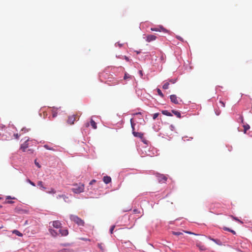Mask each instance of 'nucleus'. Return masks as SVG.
<instances>
[{
    "label": "nucleus",
    "instance_id": "obj_5",
    "mask_svg": "<svg viewBox=\"0 0 252 252\" xmlns=\"http://www.w3.org/2000/svg\"><path fill=\"white\" fill-rule=\"evenodd\" d=\"M59 233L62 236H66L68 234V230L66 229H61L59 230Z\"/></svg>",
    "mask_w": 252,
    "mask_h": 252
},
{
    "label": "nucleus",
    "instance_id": "obj_17",
    "mask_svg": "<svg viewBox=\"0 0 252 252\" xmlns=\"http://www.w3.org/2000/svg\"><path fill=\"white\" fill-rule=\"evenodd\" d=\"M172 113H173L175 115H176L178 118H180L181 117V115L180 112L173 110H172Z\"/></svg>",
    "mask_w": 252,
    "mask_h": 252
},
{
    "label": "nucleus",
    "instance_id": "obj_38",
    "mask_svg": "<svg viewBox=\"0 0 252 252\" xmlns=\"http://www.w3.org/2000/svg\"><path fill=\"white\" fill-rule=\"evenodd\" d=\"M151 30L152 31H156V32L160 31L158 29H157V28H151Z\"/></svg>",
    "mask_w": 252,
    "mask_h": 252
},
{
    "label": "nucleus",
    "instance_id": "obj_16",
    "mask_svg": "<svg viewBox=\"0 0 252 252\" xmlns=\"http://www.w3.org/2000/svg\"><path fill=\"white\" fill-rule=\"evenodd\" d=\"M49 232L50 234L54 237H56L58 235V233L54 229H50Z\"/></svg>",
    "mask_w": 252,
    "mask_h": 252
},
{
    "label": "nucleus",
    "instance_id": "obj_33",
    "mask_svg": "<svg viewBox=\"0 0 252 252\" xmlns=\"http://www.w3.org/2000/svg\"><path fill=\"white\" fill-rule=\"evenodd\" d=\"M27 181L31 184L32 185V186H35V184L32 182V181H31L30 179H28L27 180Z\"/></svg>",
    "mask_w": 252,
    "mask_h": 252
},
{
    "label": "nucleus",
    "instance_id": "obj_36",
    "mask_svg": "<svg viewBox=\"0 0 252 252\" xmlns=\"http://www.w3.org/2000/svg\"><path fill=\"white\" fill-rule=\"evenodd\" d=\"M34 163L38 168H40L41 167L39 163L37 162L36 160H35Z\"/></svg>",
    "mask_w": 252,
    "mask_h": 252
},
{
    "label": "nucleus",
    "instance_id": "obj_43",
    "mask_svg": "<svg viewBox=\"0 0 252 252\" xmlns=\"http://www.w3.org/2000/svg\"><path fill=\"white\" fill-rule=\"evenodd\" d=\"M139 73L140 75H141V76H143V73H142V71L141 70H139Z\"/></svg>",
    "mask_w": 252,
    "mask_h": 252
},
{
    "label": "nucleus",
    "instance_id": "obj_13",
    "mask_svg": "<svg viewBox=\"0 0 252 252\" xmlns=\"http://www.w3.org/2000/svg\"><path fill=\"white\" fill-rule=\"evenodd\" d=\"M57 198H63L65 202H68L69 201L68 197L64 194L58 195L57 196Z\"/></svg>",
    "mask_w": 252,
    "mask_h": 252
},
{
    "label": "nucleus",
    "instance_id": "obj_10",
    "mask_svg": "<svg viewBox=\"0 0 252 252\" xmlns=\"http://www.w3.org/2000/svg\"><path fill=\"white\" fill-rule=\"evenodd\" d=\"M208 238L210 240H211L213 241V242H214L216 244H217V245H218L219 246L222 245V242L220 240H219V239H215L211 238L210 236L208 237Z\"/></svg>",
    "mask_w": 252,
    "mask_h": 252
},
{
    "label": "nucleus",
    "instance_id": "obj_45",
    "mask_svg": "<svg viewBox=\"0 0 252 252\" xmlns=\"http://www.w3.org/2000/svg\"><path fill=\"white\" fill-rule=\"evenodd\" d=\"M186 232L187 233H189V234H192L190 232H189V231H186Z\"/></svg>",
    "mask_w": 252,
    "mask_h": 252
},
{
    "label": "nucleus",
    "instance_id": "obj_27",
    "mask_svg": "<svg viewBox=\"0 0 252 252\" xmlns=\"http://www.w3.org/2000/svg\"><path fill=\"white\" fill-rule=\"evenodd\" d=\"M44 147H45V148H46V149H47V150H52V151H54V150L52 148L50 147L48 145H45L44 146Z\"/></svg>",
    "mask_w": 252,
    "mask_h": 252
},
{
    "label": "nucleus",
    "instance_id": "obj_23",
    "mask_svg": "<svg viewBox=\"0 0 252 252\" xmlns=\"http://www.w3.org/2000/svg\"><path fill=\"white\" fill-rule=\"evenodd\" d=\"M37 186L43 189H45V188L43 186V182L42 181H38L37 183Z\"/></svg>",
    "mask_w": 252,
    "mask_h": 252
},
{
    "label": "nucleus",
    "instance_id": "obj_29",
    "mask_svg": "<svg viewBox=\"0 0 252 252\" xmlns=\"http://www.w3.org/2000/svg\"><path fill=\"white\" fill-rule=\"evenodd\" d=\"M224 230L230 231V232H232V233H233L234 234H235V233H236L234 230L230 229L228 228H225Z\"/></svg>",
    "mask_w": 252,
    "mask_h": 252
},
{
    "label": "nucleus",
    "instance_id": "obj_12",
    "mask_svg": "<svg viewBox=\"0 0 252 252\" xmlns=\"http://www.w3.org/2000/svg\"><path fill=\"white\" fill-rule=\"evenodd\" d=\"M103 181L106 184H109L111 182V178L109 176H104L103 178Z\"/></svg>",
    "mask_w": 252,
    "mask_h": 252
},
{
    "label": "nucleus",
    "instance_id": "obj_35",
    "mask_svg": "<svg viewBox=\"0 0 252 252\" xmlns=\"http://www.w3.org/2000/svg\"><path fill=\"white\" fill-rule=\"evenodd\" d=\"M239 120L240 121H241V122L243 124H244V118H243V117L241 115L239 117Z\"/></svg>",
    "mask_w": 252,
    "mask_h": 252
},
{
    "label": "nucleus",
    "instance_id": "obj_11",
    "mask_svg": "<svg viewBox=\"0 0 252 252\" xmlns=\"http://www.w3.org/2000/svg\"><path fill=\"white\" fill-rule=\"evenodd\" d=\"M75 120V116H71L68 117L67 123L70 125L73 124Z\"/></svg>",
    "mask_w": 252,
    "mask_h": 252
},
{
    "label": "nucleus",
    "instance_id": "obj_24",
    "mask_svg": "<svg viewBox=\"0 0 252 252\" xmlns=\"http://www.w3.org/2000/svg\"><path fill=\"white\" fill-rule=\"evenodd\" d=\"M157 92H158V95H159L161 97H163L164 95L162 94V93L161 92V91L159 89H157Z\"/></svg>",
    "mask_w": 252,
    "mask_h": 252
},
{
    "label": "nucleus",
    "instance_id": "obj_41",
    "mask_svg": "<svg viewBox=\"0 0 252 252\" xmlns=\"http://www.w3.org/2000/svg\"><path fill=\"white\" fill-rule=\"evenodd\" d=\"M117 44H118V45L119 46V47H121L122 46V45H123V44H122L120 43H119V42H118V43H117ZM117 45V43L115 44V45Z\"/></svg>",
    "mask_w": 252,
    "mask_h": 252
},
{
    "label": "nucleus",
    "instance_id": "obj_2",
    "mask_svg": "<svg viewBox=\"0 0 252 252\" xmlns=\"http://www.w3.org/2000/svg\"><path fill=\"white\" fill-rule=\"evenodd\" d=\"M70 219L79 226H84V221L76 215H71L70 216Z\"/></svg>",
    "mask_w": 252,
    "mask_h": 252
},
{
    "label": "nucleus",
    "instance_id": "obj_1",
    "mask_svg": "<svg viewBox=\"0 0 252 252\" xmlns=\"http://www.w3.org/2000/svg\"><path fill=\"white\" fill-rule=\"evenodd\" d=\"M73 187L71 190L75 193H80L84 191V185L83 184L81 183L75 184L73 185Z\"/></svg>",
    "mask_w": 252,
    "mask_h": 252
},
{
    "label": "nucleus",
    "instance_id": "obj_50",
    "mask_svg": "<svg viewBox=\"0 0 252 252\" xmlns=\"http://www.w3.org/2000/svg\"><path fill=\"white\" fill-rule=\"evenodd\" d=\"M2 207V206L0 205V208H1Z\"/></svg>",
    "mask_w": 252,
    "mask_h": 252
},
{
    "label": "nucleus",
    "instance_id": "obj_6",
    "mask_svg": "<svg viewBox=\"0 0 252 252\" xmlns=\"http://www.w3.org/2000/svg\"><path fill=\"white\" fill-rule=\"evenodd\" d=\"M170 98L171 101L175 103V104H178L179 102L177 99V97L175 94H172L170 96Z\"/></svg>",
    "mask_w": 252,
    "mask_h": 252
},
{
    "label": "nucleus",
    "instance_id": "obj_30",
    "mask_svg": "<svg viewBox=\"0 0 252 252\" xmlns=\"http://www.w3.org/2000/svg\"><path fill=\"white\" fill-rule=\"evenodd\" d=\"M115 227V225H112L110 229V232L111 234L113 233V230H114Z\"/></svg>",
    "mask_w": 252,
    "mask_h": 252
},
{
    "label": "nucleus",
    "instance_id": "obj_8",
    "mask_svg": "<svg viewBox=\"0 0 252 252\" xmlns=\"http://www.w3.org/2000/svg\"><path fill=\"white\" fill-rule=\"evenodd\" d=\"M52 224L53 227L56 228H59L61 227V223L59 220L53 221Z\"/></svg>",
    "mask_w": 252,
    "mask_h": 252
},
{
    "label": "nucleus",
    "instance_id": "obj_22",
    "mask_svg": "<svg viewBox=\"0 0 252 252\" xmlns=\"http://www.w3.org/2000/svg\"><path fill=\"white\" fill-rule=\"evenodd\" d=\"M169 82H166L164 83V84L162 86V88L164 90L167 89L169 88Z\"/></svg>",
    "mask_w": 252,
    "mask_h": 252
},
{
    "label": "nucleus",
    "instance_id": "obj_7",
    "mask_svg": "<svg viewBox=\"0 0 252 252\" xmlns=\"http://www.w3.org/2000/svg\"><path fill=\"white\" fill-rule=\"evenodd\" d=\"M28 141H25L23 144H22L21 146V150H22L23 152H26L27 148L28 147L29 144L28 143Z\"/></svg>",
    "mask_w": 252,
    "mask_h": 252
},
{
    "label": "nucleus",
    "instance_id": "obj_18",
    "mask_svg": "<svg viewBox=\"0 0 252 252\" xmlns=\"http://www.w3.org/2000/svg\"><path fill=\"white\" fill-rule=\"evenodd\" d=\"M90 123L91 126L94 129H96L97 128L96 124L93 119L91 120Z\"/></svg>",
    "mask_w": 252,
    "mask_h": 252
},
{
    "label": "nucleus",
    "instance_id": "obj_46",
    "mask_svg": "<svg viewBox=\"0 0 252 252\" xmlns=\"http://www.w3.org/2000/svg\"><path fill=\"white\" fill-rule=\"evenodd\" d=\"M98 247H99L101 249H102V247H101V246H100V244H98Z\"/></svg>",
    "mask_w": 252,
    "mask_h": 252
},
{
    "label": "nucleus",
    "instance_id": "obj_21",
    "mask_svg": "<svg viewBox=\"0 0 252 252\" xmlns=\"http://www.w3.org/2000/svg\"><path fill=\"white\" fill-rule=\"evenodd\" d=\"M162 113L163 115L167 116H172L171 113L170 112H168L167 110H163V111H162Z\"/></svg>",
    "mask_w": 252,
    "mask_h": 252
},
{
    "label": "nucleus",
    "instance_id": "obj_25",
    "mask_svg": "<svg viewBox=\"0 0 252 252\" xmlns=\"http://www.w3.org/2000/svg\"><path fill=\"white\" fill-rule=\"evenodd\" d=\"M47 193H52V194H55L56 193V190L53 189V188H51L50 190L48 191H47Z\"/></svg>",
    "mask_w": 252,
    "mask_h": 252
},
{
    "label": "nucleus",
    "instance_id": "obj_15",
    "mask_svg": "<svg viewBox=\"0 0 252 252\" xmlns=\"http://www.w3.org/2000/svg\"><path fill=\"white\" fill-rule=\"evenodd\" d=\"M52 118H54L57 116V108L53 107L52 109Z\"/></svg>",
    "mask_w": 252,
    "mask_h": 252
},
{
    "label": "nucleus",
    "instance_id": "obj_19",
    "mask_svg": "<svg viewBox=\"0 0 252 252\" xmlns=\"http://www.w3.org/2000/svg\"><path fill=\"white\" fill-rule=\"evenodd\" d=\"M244 127V132L245 133H246L247 131L250 129V126L248 124H246L243 125Z\"/></svg>",
    "mask_w": 252,
    "mask_h": 252
},
{
    "label": "nucleus",
    "instance_id": "obj_31",
    "mask_svg": "<svg viewBox=\"0 0 252 252\" xmlns=\"http://www.w3.org/2000/svg\"><path fill=\"white\" fill-rule=\"evenodd\" d=\"M130 77V76L129 74H128L127 73H125L124 79L125 80H126L127 78H129Z\"/></svg>",
    "mask_w": 252,
    "mask_h": 252
},
{
    "label": "nucleus",
    "instance_id": "obj_37",
    "mask_svg": "<svg viewBox=\"0 0 252 252\" xmlns=\"http://www.w3.org/2000/svg\"><path fill=\"white\" fill-rule=\"evenodd\" d=\"M176 81V79H170L169 81V83L170 82L172 84H174L175 83Z\"/></svg>",
    "mask_w": 252,
    "mask_h": 252
},
{
    "label": "nucleus",
    "instance_id": "obj_39",
    "mask_svg": "<svg viewBox=\"0 0 252 252\" xmlns=\"http://www.w3.org/2000/svg\"><path fill=\"white\" fill-rule=\"evenodd\" d=\"M95 182H96V180H92V181L90 182V185H92V184H93Z\"/></svg>",
    "mask_w": 252,
    "mask_h": 252
},
{
    "label": "nucleus",
    "instance_id": "obj_42",
    "mask_svg": "<svg viewBox=\"0 0 252 252\" xmlns=\"http://www.w3.org/2000/svg\"><path fill=\"white\" fill-rule=\"evenodd\" d=\"M138 212V210L137 209H134L133 210V212L136 214V213H137Z\"/></svg>",
    "mask_w": 252,
    "mask_h": 252
},
{
    "label": "nucleus",
    "instance_id": "obj_48",
    "mask_svg": "<svg viewBox=\"0 0 252 252\" xmlns=\"http://www.w3.org/2000/svg\"><path fill=\"white\" fill-rule=\"evenodd\" d=\"M2 228H3V226H0V229Z\"/></svg>",
    "mask_w": 252,
    "mask_h": 252
},
{
    "label": "nucleus",
    "instance_id": "obj_40",
    "mask_svg": "<svg viewBox=\"0 0 252 252\" xmlns=\"http://www.w3.org/2000/svg\"><path fill=\"white\" fill-rule=\"evenodd\" d=\"M124 59H125V60H126L127 62L129 61V58L127 57L126 56H124Z\"/></svg>",
    "mask_w": 252,
    "mask_h": 252
},
{
    "label": "nucleus",
    "instance_id": "obj_34",
    "mask_svg": "<svg viewBox=\"0 0 252 252\" xmlns=\"http://www.w3.org/2000/svg\"><path fill=\"white\" fill-rule=\"evenodd\" d=\"M220 104L221 106L222 107H225V103L222 101L220 100Z\"/></svg>",
    "mask_w": 252,
    "mask_h": 252
},
{
    "label": "nucleus",
    "instance_id": "obj_9",
    "mask_svg": "<svg viewBox=\"0 0 252 252\" xmlns=\"http://www.w3.org/2000/svg\"><path fill=\"white\" fill-rule=\"evenodd\" d=\"M167 177L163 174H160L158 176V181L159 182L164 183L167 180Z\"/></svg>",
    "mask_w": 252,
    "mask_h": 252
},
{
    "label": "nucleus",
    "instance_id": "obj_44",
    "mask_svg": "<svg viewBox=\"0 0 252 252\" xmlns=\"http://www.w3.org/2000/svg\"><path fill=\"white\" fill-rule=\"evenodd\" d=\"M15 136L16 137V138H18V134H16L15 135Z\"/></svg>",
    "mask_w": 252,
    "mask_h": 252
},
{
    "label": "nucleus",
    "instance_id": "obj_28",
    "mask_svg": "<svg viewBox=\"0 0 252 252\" xmlns=\"http://www.w3.org/2000/svg\"><path fill=\"white\" fill-rule=\"evenodd\" d=\"M232 218L235 220L238 221L239 222L241 223H243V221H242L241 220H239L238 218H236V217H234L233 216H232Z\"/></svg>",
    "mask_w": 252,
    "mask_h": 252
},
{
    "label": "nucleus",
    "instance_id": "obj_47",
    "mask_svg": "<svg viewBox=\"0 0 252 252\" xmlns=\"http://www.w3.org/2000/svg\"><path fill=\"white\" fill-rule=\"evenodd\" d=\"M89 126V123H87V126Z\"/></svg>",
    "mask_w": 252,
    "mask_h": 252
},
{
    "label": "nucleus",
    "instance_id": "obj_32",
    "mask_svg": "<svg viewBox=\"0 0 252 252\" xmlns=\"http://www.w3.org/2000/svg\"><path fill=\"white\" fill-rule=\"evenodd\" d=\"M159 115V114L158 113H155L154 115H153V119L154 120H155Z\"/></svg>",
    "mask_w": 252,
    "mask_h": 252
},
{
    "label": "nucleus",
    "instance_id": "obj_49",
    "mask_svg": "<svg viewBox=\"0 0 252 252\" xmlns=\"http://www.w3.org/2000/svg\"><path fill=\"white\" fill-rule=\"evenodd\" d=\"M140 53V52H138V51L137 52V54H139Z\"/></svg>",
    "mask_w": 252,
    "mask_h": 252
},
{
    "label": "nucleus",
    "instance_id": "obj_4",
    "mask_svg": "<svg viewBox=\"0 0 252 252\" xmlns=\"http://www.w3.org/2000/svg\"><path fill=\"white\" fill-rule=\"evenodd\" d=\"M157 39V36L153 34H149L146 36V40L148 42H151Z\"/></svg>",
    "mask_w": 252,
    "mask_h": 252
},
{
    "label": "nucleus",
    "instance_id": "obj_3",
    "mask_svg": "<svg viewBox=\"0 0 252 252\" xmlns=\"http://www.w3.org/2000/svg\"><path fill=\"white\" fill-rule=\"evenodd\" d=\"M130 123H131V127H132V129H133L132 133H133V135L135 137H139V138H142L143 137V133H142L141 132H135V131H134V124L133 123L132 119H131V120H130Z\"/></svg>",
    "mask_w": 252,
    "mask_h": 252
},
{
    "label": "nucleus",
    "instance_id": "obj_26",
    "mask_svg": "<svg viewBox=\"0 0 252 252\" xmlns=\"http://www.w3.org/2000/svg\"><path fill=\"white\" fill-rule=\"evenodd\" d=\"M172 234L175 235H177V236H179V235L183 234V233L181 232H175V231H173Z\"/></svg>",
    "mask_w": 252,
    "mask_h": 252
},
{
    "label": "nucleus",
    "instance_id": "obj_20",
    "mask_svg": "<svg viewBox=\"0 0 252 252\" xmlns=\"http://www.w3.org/2000/svg\"><path fill=\"white\" fill-rule=\"evenodd\" d=\"M12 233L16 234V235L18 236H23V234L22 233H21L20 231H19L18 230H14L13 231H12Z\"/></svg>",
    "mask_w": 252,
    "mask_h": 252
},
{
    "label": "nucleus",
    "instance_id": "obj_14",
    "mask_svg": "<svg viewBox=\"0 0 252 252\" xmlns=\"http://www.w3.org/2000/svg\"><path fill=\"white\" fill-rule=\"evenodd\" d=\"M196 246L200 251H205L207 250L206 247L204 245H201L200 243L196 244Z\"/></svg>",
    "mask_w": 252,
    "mask_h": 252
}]
</instances>
